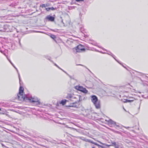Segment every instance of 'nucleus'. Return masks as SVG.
<instances>
[{
    "instance_id": "13",
    "label": "nucleus",
    "mask_w": 148,
    "mask_h": 148,
    "mask_svg": "<svg viewBox=\"0 0 148 148\" xmlns=\"http://www.w3.org/2000/svg\"><path fill=\"white\" fill-rule=\"evenodd\" d=\"M48 6V5L47 4H42L41 6L42 8H45L46 7H47Z\"/></svg>"
},
{
    "instance_id": "12",
    "label": "nucleus",
    "mask_w": 148,
    "mask_h": 148,
    "mask_svg": "<svg viewBox=\"0 0 148 148\" xmlns=\"http://www.w3.org/2000/svg\"><path fill=\"white\" fill-rule=\"evenodd\" d=\"M125 101L123 102L125 103H126V102H133L134 100H128V99H124Z\"/></svg>"
},
{
    "instance_id": "15",
    "label": "nucleus",
    "mask_w": 148,
    "mask_h": 148,
    "mask_svg": "<svg viewBox=\"0 0 148 148\" xmlns=\"http://www.w3.org/2000/svg\"><path fill=\"white\" fill-rule=\"evenodd\" d=\"M8 60H9V61L11 63V64L14 67V68L16 69V70H17V71H18V70L17 69L14 65L13 64V63L11 62V61L9 60V59H8Z\"/></svg>"
},
{
    "instance_id": "7",
    "label": "nucleus",
    "mask_w": 148,
    "mask_h": 148,
    "mask_svg": "<svg viewBox=\"0 0 148 148\" xmlns=\"http://www.w3.org/2000/svg\"><path fill=\"white\" fill-rule=\"evenodd\" d=\"M29 100L32 102H38V103H40V102L37 97H34L33 98H32L31 99H30Z\"/></svg>"
},
{
    "instance_id": "14",
    "label": "nucleus",
    "mask_w": 148,
    "mask_h": 148,
    "mask_svg": "<svg viewBox=\"0 0 148 148\" xmlns=\"http://www.w3.org/2000/svg\"><path fill=\"white\" fill-rule=\"evenodd\" d=\"M66 103V101L62 100L61 101V103L62 104V105H63L65 104Z\"/></svg>"
},
{
    "instance_id": "24",
    "label": "nucleus",
    "mask_w": 148,
    "mask_h": 148,
    "mask_svg": "<svg viewBox=\"0 0 148 148\" xmlns=\"http://www.w3.org/2000/svg\"><path fill=\"white\" fill-rule=\"evenodd\" d=\"M54 65H55V66H56L58 68H60L56 64H55Z\"/></svg>"
},
{
    "instance_id": "6",
    "label": "nucleus",
    "mask_w": 148,
    "mask_h": 148,
    "mask_svg": "<svg viewBox=\"0 0 148 148\" xmlns=\"http://www.w3.org/2000/svg\"><path fill=\"white\" fill-rule=\"evenodd\" d=\"M45 19L48 20V21H53L55 19V18L50 15L47 16L45 18Z\"/></svg>"
},
{
    "instance_id": "21",
    "label": "nucleus",
    "mask_w": 148,
    "mask_h": 148,
    "mask_svg": "<svg viewBox=\"0 0 148 148\" xmlns=\"http://www.w3.org/2000/svg\"><path fill=\"white\" fill-rule=\"evenodd\" d=\"M84 0H75V1L77 2H79L80 1H83Z\"/></svg>"
},
{
    "instance_id": "29",
    "label": "nucleus",
    "mask_w": 148,
    "mask_h": 148,
    "mask_svg": "<svg viewBox=\"0 0 148 148\" xmlns=\"http://www.w3.org/2000/svg\"><path fill=\"white\" fill-rule=\"evenodd\" d=\"M92 148H95V147H92Z\"/></svg>"
},
{
    "instance_id": "31",
    "label": "nucleus",
    "mask_w": 148,
    "mask_h": 148,
    "mask_svg": "<svg viewBox=\"0 0 148 148\" xmlns=\"http://www.w3.org/2000/svg\"><path fill=\"white\" fill-rule=\"evenodd\" d=\"M61 69L62 71H63V70H62V69Z\"/></svg>"
},
{
    "instance_id": "11",
    "label": "nucleus",
    "mask_w": 148,
    "mask_h": 148,
    "mask_svg": "<svg viewBox=\"0 0 148 148\" xmlns=\"http://www.w3.org/2000/svg\"><path fill=\"white\" fill-rule=\"evenodd\" d=\"M92 144H94V145H96L98 146V147H101L102 148H104L103 146H102V145H99L97 143H95V142H93V143Z\"/></svg>"
},
{
    "instance_id": "33",
    "label": "nucleus",
    "mask_w": 148,
    "mask_h": 148,
    "mask_svg": "<svg viewBox=\"0 0 148 148\" xmlns=\"http://www.w3.org/2000/svg\"><path fill=\"white\" fill-rule=\"evenodd\" d=\"M67 74L68 75H69V74H68L67 73Z\"/></svg>"
},
{
    "instance_id": "32",
    "label": "nucleus",
    "mask_w": 148,
    "mask_h": 148,
    "mask_svg": "<svg viewBox=\"0 0 148 148\" xmlns=\"http://www.w3.org/2000/svg\"><path fill=\"white\" fill-rule=\"evenodd\" d=\"M67 74L68 75H69V74H68L67 73Z\"/></svg>"
},
{
    "instance_id": "10",
    "label": "nucleus",
    "mask_w": 148,
    "mask_h": 148,
    "mask_svg": "<svg viewBox=\"0 0 148 148\" xmlns=\"http://www.w3.org/2000/svg\"><path fill=\"white\" fill-rule=\"evenodd\" d=\"M96 141L99 142V143H100L101 144H102L103 145H105L107 147H110V146H112L113 145H108V144H106L105 143H102L101 142L98 140H96Z\"/></svg>"
},
{
    "instance_id": "8",
    "label": "nucleus",
    "mask_w": 148,
    "mask_h": 148,
    "mask_svg": "<svg viewBox=\"0 0 148 148\" xmlns=\"http://www.w3.org/2000/svg\"><path fill=\"white\" fill-rule=\"evenodd\" d=\"M23 88L22 86H20L19 89V92L18 94H23Z\"/></svg>"
},
{
    "instance_id": "26",
    "label": "nucleus",
    "mask_w": 148,
    "mask_h": 148,
    "mask_svg": "<svg viewBox=\"0 0 148 148\" xmlns=\"http://www.w3.org/2000/svg\"><path fill=\"white\" fill-rule=\"evenodd\" d=\"M3 142V141L2 140H0V142Z\"/></svg>"
},
{
    "instance_id": "20",
    "label": "nucleus",
    "mask_w": 148,
    "mask_h": 148,
    "mask_svg": "<svg viewBox=\"0 0 148 148\" xmlns=\"http://www.w3.org/2000/svg\"><path fill=\"white\" fill-rule=\"evenodd\" d=\"M50 10H54L55 9V8H54L53 7H52L51 8H49Z\"/></svg>"
},
{
    "instance_id": "5",
    "label": "nucleus",
    "mask_w": 148,
    "mask_h": 148,
    "mask_svg": "<svg viewBox=\"0 0 148 148\" xmlns=\"http://www.w3.org/2000/svg\"><path fill=\"white\" fill-rule=\"evenodd\" d=\"M108 124L110 126H113L115 125H116L117 127H118L119 126L117 125H116V123L114 121H112L111 119H109V120L107 121Z\"/></svg>"
},
{
    "instance_id": "16",
    "label": "nucleus",
    "mask_w": 148,
    "mask_h": 148,
    "mask_svg": "<svg viewBox=\"0 0 148 148\" xmlns=\"http://www.w3.org/2000/svg\"><path fill=\"white\" fill-rule=\"evenodd\" d=\"M51 37L53 39H54L56 38V36L53 35H51Z\"/></svg>"
},
{
    "instance_id": "2",
    "label": "nucleus",
    "mask_w": 148,
    "mask_h": 148,
    "mask_svg": "<svg viewBox=\"0 0 148 148\" xmlns=\"http://www.w3.org/2000/svg\"><path fill=\"white\" fill-rule=\"evenodd\" d=\"M74 49L76 50L77 52H80L85 50L84 46L81 45H78L76 47L74 48Z\"/></svg>"
},
{
    "instance_id": "1",
    "label": "nucleus",
    "mask_w": 148,
    "mask_h": 148,
    "mask_svg": "<svg viewBox=\"0 0 148 148\" xmlns=\"http://www.w3.org/2000/svg\"><path fill=\"white\" fill-rule=\"evenodd\" d=\"M91 101L94 103V104L97 109L100 108V103L99 101L98 100L97 97L95 95H93L91 96Z\"/></svg>"
},
{
    "instance_id": "17",
    "label": "nucleus",
    "mask_w": 148,
    "mask_h": 148,
    "mask_svg": "<svg viewBox=\"0 0 148 148\" xmlns=\"http://www.w3.org/2000/svg\"><path fill=\"white\" fill-rule=\"evenodd\" d=\"M72 97V95H69L67 96V97H66V98H71Z\"/></svg>"
},
{
    "instance_id": "23",
    "label": "nucleus",
    "mask_w": 148,
    "mask_h": 148,
    "mask_svg": "<svg viewBox=\"0 0 148 148\" xmlns=\"http://www.w3.org/2000/svg\"><path fill=\"white\" fill-rule=\"evenodd\" d=\"M16 71H17V70H16ZM17 72H18V74L19 79V81H20V75H19V73H18V71H17Z\"/></svg>"
},
{
    "instance_id": "27",
    "label": "nucleus",
    "mask_w": 148,
    "mask_h": 148,
    "mask_svg": "<svg viewBox=\"0 0 148 148\" xmlns=\"http://www.w3.org/2000/svg\"><path fill=\"white\" fill-rule=\"evenodd\" d=\"M77 65H82H82H81V64H77Z\"/></svg>"
},
{
    "instance_id": "4",
    "label": "nucleus",
    "mask_w": 148,
    "mask_h": 148,
    "mask_svg": "<svg viewBox=\"0 0 148 148\" xmlns=\"http://www.w3.org/2000/svg\"><path fill=\"white\" fill-rule=\"evenodd\" d=\"M18 99L21 101H23L25 100L26 96L23 94H18Z\"/></svg>"
},
{
    "instance_id": "19",
    "label": "nucleus",
    "mask_w": 148,
    "mask_h": 148,
    "mask_svg": "<svg viewBox=\"0 0 148 148\" xmlns=\"http://www.w3.org/2000/svg\"><path fill=\"white\" fill-rule=\"evenodd\" d=\"M112 144V145H113L112 146L114 145V146H115V145H116V142H111Z\"/></svg>"
},
{
    "instance_id": "9",
    "label": "nucleus",
    "mask_w": 148,
    "mask_h": 148,
    "mask_svg": "<svg viewBox=\"0 0 148 148\" xmlns=\"http://www.w3.org/2000/svg\"><path fill=\"white\" fill-rule=\"evenodd\" d=\"M83 140L85 142L90 143H93V141H91L89 139H87L86 138H84L83 139Z\"/></svg>"
},
{
    "instance_id": "28",
    "label": "nucleus",
    "mask_w": 148,
    "mask_h": 148,
    "mask_svg": "<svg viewBox=\"0 0 148 148\" xmlns=\"http://www.w3.org/2000/svg\"><path fill=\"white\" fill-rule=\"evenodd\" d=\"M63 71L65 73H66V74H67V73H66V72H65L64 70H63Z\"/></svg>"
},
{
    "instance_id": "30",
    "label": "nucleus",
    "mask_w": 148,
    "mask_h": 148,
    "mask_svg": "<svg viewBox=\"0 0 148 148\" xmlns=\"http://www.w3.org/2000/svg\"><path fill=\"white\" fill-rule=\"evenodd\" d=\"M1 110V109L0 108V111Z\"/></svg>"
},
{
    "instance_id": "25",
    "label": "nucleus",
    "mask_w": 148,
    "mask_h": 148,
    "mask_svg": "<svg viewBox=\"0 0 148 148\" xmlns=\"http://www.w3.org/2000/svg\"><path fill=\"white\" fill-rule=\"evenodd\" d=\"M1 145H2V146L5 147V145H4L3 144V143H1Z\"/></svg>"
},
{
    "instance_id": "18",
    "label": "nucleus",
    "mask_w": 148,
    "mask_h": 148,
    "mask_svg": "<svg viewBox=\"0 0 148 148\" xmlns=\"http://www.w3.org/2000/svg\"><path fill=\"white\" fill-rule=\"evenodd\" d=\"M115 148H119V145H118L116 144L114 146Z\"/></svg>"
},
{
    "instance_id": "3",
    "label": "nucleus",
    "mask_w": 148,
    "mask_h": 148,
    "mask_svg": "<svg viewBox=\"0 0 148 148\" xmlns=\"http://www.w3.org/2000/svg\"><path fill=\"white\" fill-rule=\"evenodd\" d=\"M75 88L78 90L80 91L85 93H87L88 91L86 88H83L82 86H75Z\"/></svg>"
},
{
    "instance_id": "22",
    "label": "nucleus",
    "mask_w": 148,
    "mask_h": 148,
    "mask_svg": "<svg viewBox=\"0 0 148 148\" xmlns=\"http://www.w3.org/2000/svg\"><path fill=\"white\" fill-rule=\"evenodd\" d=\"M45 9L47 11H49L50 10V8H46Z\"/></svg>"
}]
</instances>
